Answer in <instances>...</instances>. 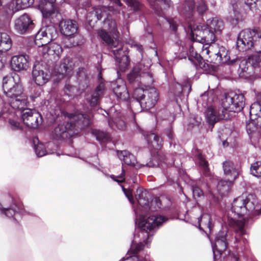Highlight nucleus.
Returning <instances> with one entry per match:
<instances>
[{
    "label": "nucleus",
    "mask_w": 261,
    "mask_h": 261,
    "mask_svg": "<svg viewBox=\"0 0 261 261\" xmlns=\"http://www.w3.org/2000/svg\"><path fill=\"white\" fill-rule=\"evenodd\" d=\"M168 220V218L163 216H150L147 218L140 215L138 221H136L138 226L137 230L134 234L129 250L125 256L119 261H124L131 259L132 261H150L145 246L151 241L154 231L158 229L163 224Z\"/></svg>",
    "instance_id": "1"
},
{
    "label": "nucleus",
    "mask_w": 261,
    "mask_h": 261,
    "mask_svg": "<svg viewBox=\"0 0 261 261\" xmlns=\"http://www.w3.org/2000/svg\"><path fill=\"white\" fill-rule=\"evenodd\" d=\"M190 37L193 41L202 44V54L208 56L211 62L216 64H233L235 60H230L228 50L223 46L218 44L212 45L216 39V35L213 30L206 25H199L191 29Z\"/></svg>",
    "instance_id": "2"
},
{
    "label": "nucleus",
    "mask_w": 261,
    "mask_h": 261,
    "mask_svg": "<svg viewBox=\"0 0 261 261\" xmlns=\"http://www.w3.org/2000/svg\"><path fill=\"white\" fill-rule=\"evenodd\" d=\"M256 196L249 194L246 196H242L234 199L231 206V212L234 214V217L229 220V224L235 229L237 233L240 236L245 234L244 226L245 220L243 216L247 212H251L257 204Z\"/></svg>",
    "instance_id": "3"
},
{
    "label": "nucleus",
    "mask_w": 261,
    "mask_h": 261,
    "mask_svg": "<svg viewBox=\"0 0 261 261\" xmlns=\"http://www.w3.org/2000/svg\"><path fill=\"white\" fill-rule=\"evenodd\" d=\"M68 117V121L59 124L52 132L51 137L54 139L61 140L69 138L90 124L89 116L80 112L69 114Z\"/></svg>",
    "instance_id": "4"
},
{
    "label": "nucleus",
    "mask_w": 261,
    "mask_h": 261,
    "mask_svg": "<svg viewBox=\"0 0 261 261\" xmlns=\"http://www.w3.org/2000/svg\"><path fill=\"white\" fill-rule=\"evenodd\" d=\"M120 8L104 6L93 7L92 10L87 13V20L89 21L90 25L92 24V22H96L97 20L102 21L103 28L117 37L119 35V32L116 21L113 18L112 15L120 13Z\"/></svg>",
    "instance_id": "5"
},
{
    "label": "nucleus",
    "mask_w": 261,
    "mask_h": 261,
    "mask_svg": "<svg viewBox=\"0 0 261 261\" xmlns=\"http://www.w3.org/2000/svg\"><path fill=\"white\" fill-rule=\"evenodd\" d=\"M3 88L8 101L6 107L12 109H22L27 107L28 103L27 97L23 94L21 85L15 82L14 77H4Z\"/></svg>",
    "instance_id": "6"
},
{
    "label": "nucleus",
    "mask_w": 261,
    "mask_h": 261,
    "mask_svg": "<svg viewBox=\"0 0 261 261\" xmlns=\"http://www.w3.org/2000/svg\"><path fill=\"white\" fill-rule=\"evenodd\" d=\"M133 95L136 100L132 102V107L140 106L141 111H148L153 108L159 98L158 90L154 87L150 86L144 90L136 88Z\"/></svg>",
    "instance_id": "7"
},
{
    "label": "nucleus",
    "mask_w": 261,
    "mask_h": 261,
    "mask_svg": "<svg viewBox=\"0 0 261 261\" xmlns=\"http://www.w3.org/2000/svg\"><path fill=\"white\" fill-rule=\"evenodd\" d=\"M245 99L242 93L230 92L225 94L221 100V118H230V113H238L244 107Z\"/></svg>",
    "instance_id": "8"
},
{
    "label": "nucleus",
    "mask_w": 261,
    "mask_h": 261,
    "mask_svg": "<svg viewBox=\"0 0 261 261\" xmlns=\"http://www.w3.org/2000/svg\"><path fill=\"white\" fill-rule=\"evenodd\" d=\"M249 113L251 120L246 123V130L251 139L257 138L261 130V101L252 103Z\"/></svg>",
    "instance_id": "9"
},
{
    "label": "nucleus",
    "mask_w": 261,
    "mask_h": 261,
    "mask_svg": "<svg viewBox=\"0 0 261 261\" xmlns=\"http://www.w3.org/2000/svg\"><path fill=\"white\" fill-rule=\"evenodd\" d=\"M150 62L145 64L143 62L136 65L127 75V79L129 83H143L148 85L153 83L152 75L150 71Z\"/></svg>",
    "instance_id": "10"
},
{
    "label": "nucleus",
    "mask_w": 261,
    "mask_h": 261,
    "mask_svg": "<svg viewBox=\"0 0 261 261\" xmlns=\"http://www.w3.org/2000/svg\"><path fill=\"white\" fill-rule=\"evenodd\" d=\"M261 36V31L257 28L242 30L238 35L237 46L240 51L252 49L255 40Z\"/></svg>",
    "instance_id": "11"
},
{
    "label": "nucleus",
    "mask_w": 261,
    "mask_h": 261,
    "mask_svg": "<svg viewBox=\"0 0 261 261\" xmlns=\"http://www.w3.org/2000/svg\"><path fill=\"white\" fill-rule=\"evenodd\" d=\"M174 51L175 59H185L188 56L189 60L195 65L197 68L205 67V63H203L202 58L194 50L192 45L189 46L188 51L187 48L182 44L179 45L178 43H176L174 47Z\"/></svg>",
    "instance_id": "12"
},
{
    "label": "nucleus",
    "mask_w": 261,
    "mask_h": 261,
    "mask_svg": "<svg viewBox=\"0 0 261 261\" xmlns=\"http://www.w3.org/2000/svg\"><path fill=\"white\" fill-rule=\"evenodd\" d=\"M58 32L52 24L42 26L36 34L34 42L38 47H42L49 43L57 38Z\"/></svg>",
    "instance_id": "13"
},
{
    "label": "nucleus",
    "mask_w": 261,
    "mask_h": 261,
    "mask_svg": "<svg viewBox=\"0 0 261 261\" xmlns=\"http://www.w3.org/2000/svg\"><path fill=\"white\" fill-rule=\"evenodd\" d=\"M230 236L226 229L220 230L216 234L214 241H212L210 238L211 242L214 260H216L222 252L226 250L228 242L230 241Z\"/></svg>",
    "instance_id": "14"
},
{
    "label": "nucleus",
    "mask_w": 261,
    "mask_h": 261,
    "mask_svg": "<svg viewBox=\"0 0 261 261\" xmlns=\"http://www.w3.org/2000/svg\"><path fill=\"white\" fill-rule=\"evenodd\" d=\"M256 67H261V54L258 56H250L247 61H242L239 65V76L244 79L249 77L253 73V69Z\"/></svg>",
    "instance_id": "15"
},
{
    "label": "nucleus",
    "mask_w": 261,
    "mask_h": 261,
    "mask_svg": "<svg viewBox=\"0 0 261 261\" xmlns=\"http://www.w3.org/2000/svg\"><path fill=\"white\" fill-rule=\"evenodd\" d=\"M57 0H40L38 9L42 13L44 19H48L51 23H55L59 13L54 3Z\"/></svg>",
    "instance_id": "16"
},
{
    "label": "nucleus",
    "mask_w": 261,
    "mask_h": 261,
    "mask_svg": "<svg viewBox=\"0 0 261 261\" xmlns=\"http://www.w3.org/2000/svg\"><path fill=\"white\" fill-rule=\"evenodd\" d=\"M32 77L37 85L41 86L45 84L50 78L46 65L42 62H35L33 68Z\"/></svg>",
    "instance_id": "17"
},
{
    "label": "nucleus",
    "mask_w": 261,
    "mask_h": 261,
    "mask_svg": "<svg viewBox=\"0 0 261 261\" xmlns=\"http://www.w3.org/2000/svg\"><path fill=\"white\" fill-rule=\"evenodd\" d=\"M4 205L5 206L0 203V214L15 221H18L26 213L21 204L13 203L9 207L6 206L5 204Z\"/></svg>",
    "instance_id": "18"
},
{
    "label": "nucleus",
    "mask_w": 261,
    "mask_h": 261,
    "mask_svg": "<svg viewBox=\"0 0 261 261\" xmlns=\"http://www.w3.org/2000/svg\"><path fill=\"white\" fill-rule=\"evenodd\" d=\"M191 88L190 83L188 81H187L184 85L175 83L171 86L170 93L172 94L176 102L178 103L179 100H186L185 93H186L187 96H188L191 91Z\"/></svg>",
    "instance_id": "19"
},
{
    "label": "nucleus",
    "mask_w": 261,
    "mask_h": 261,
    "mask_svg": "<svg viewBox=\"0 0 261 261\" xmlns=\"http://www.w3.org/2000/svg\"><path fill=\"white\" fill-rule=\"evenodd\" d=\"M112 51L116 60L117 73L119 71H125L128 68L130 62L127 53L123 50V48L121 46L117 49H113Z\"/></svg>",
    "instance_id": "20"
},
{
    "label": "nucleus",
    "mask_w": 261,
    "mask_h": 261,
    "mask_svg": "<svg viewBox=\"0 0 261 261\" xmlns=\"http://www.w3.org/2000/svg\"><path fill=\"white\" fill-rule=\"evenodd\" d=\"M34 26L33 21L29 15L24 14L16 19L14 22L15 31L20 34H23L29 32L32 29Z\"/></svg>",
    "instance_id": "21"
},
{
    "label": "nucleus",
    "mask_w": 261,
    "mask_h": 261,
    "mask_svg": "<svg viewBox=\"0 0 261 261\" xmlns=\"http://www.w3.org/2000/svg\"><path fill=\"white\" fill-rule=\"evenodd\" d=\"M111 87L113 92L117 98L121 101H125L129 98L125 82L122 79H118L113 82Z\"/></svg>",
    "instance_id": "22"
},
{
    "label": "nucleus",
    "mask_w": 261,
    "mask_h": 261,
    "mask_svg": "<svg viewBox=\"0 0 261 261\" xmlns=\"http://www.w3.org/2000/svg\"><path fill=\"white\" fill-rule=\"evenodd\" d=\"M108 124L112 129L123 130L126 127L125 116L122 111L116 110L110 117Z\"/></svg>",
    "instance_id": "23"
},
{
    "label": "nucleus",
    "mask_w": 261,
    "mask_h": 261,
    "mask_svg": "<svg viewBox=\"0 0 261 261\" xmlns=\"http://www.w3.org/2000/svg\"><path fill=\"white\" fill-rule=\"evenodd\" d=\"M0 118L4 119L5 121L8 120L12 129L19 128V123L17 121L18 116L15 110L7 107L3 108L0 112Z\"/></svg>",
    "instance_id": "24"
},
{
    "label": "nucleus",
    "mask_w": 261,
    "mask_h": 261,
    "mask_svg": "<svg viewBox=\"0 0 261 261\" xmlns=\"http://www.w3.org/2000/svg\"><path fill=\"white\" fill-rule=\"evenodd\" d=\"M62 52V47L58 44L51 42L43 46V53L44 56L47 55L51 60H58Z\"/></svg>",
    "instance_id": "25"
},
{
    "label": "nucleus",
    "mask_w": 261,
    "mask_h": 261,
    "mask_svg": "<svg viewBox=\"0 0 261 261\" xmlns=\"http://www.w3.org/2000/svg\"><path fill=\"white\" fill-rule=\"evenodd\" d=\"M224 175L228 178L234 180L239 176L240 168L239 166L230 161H226L223 164Z\"/></svg>",
    "instance_id": "26"
},
{
    "label": "nucleus",
    "mask_w": 261,
    "mask_h": 261,
    "mask_svg": "<svg viewBox=\"0 0 261 261\" xmlns=\"http://www.w3.org/2000/svg\"><path fill=\"white\" fill-rule=\"evenodd\" d=\"M10 65L11 68L16 71L26 70L29 66L27 56L21 55L12 57Z\"/></svg>",
    "instance_id": "27"
},
{
    "label": "nucleus",
    "mask_w": 261,
    "mask_h": 261,
    "mask_svg": "<svg viewBox=\"0 0 261 261\" xmlns=\"http://www.w3.org/2000/svg\"><path fill=\"white\" fill-rule=\"evenodd\" d=\"M150 197V194L146 190L137 189L136 199L139 204L144 208L145 212L151 210L149 206Z\"/></svg>",
    "instance_id": "28"
},
{
    "label": "nucleus",
    "mask_w": 261,
    "mask_h": 261,
    "mask_svg": "<svg viewBox=\"0 0 261 261\" xmlns=\"http://www.w3.org/2000/svg\"><path fill=\"white\" fill-rule=\"evenodd\" d=\"M60 27L61 32L67 36H71L75 34L77 30V25L76 21L70 19L61 21Z\"/></svg>",
    "instance_id": "29"
},
{
    "label": "nucleus",
    "mask_w": 261,
    "mask_h": 261,
    "mask_svg": "<svg viewBox=\"0 0 261 261\" xmlns=\"http://www.w3.org/2000/svg\"><path fill=\"white\" fill-rule=\"evenodd\" d=\"M221 107H220L216 112L213 107H208L205 112V118L207 122L211 125H214L217 121L220 119H227V118H221L220 115L221 114V111H220Z\"/></svg>",
    "instance_id": "30"
},
{
    "label": "nucleus",
    "mask_w": 261,
    "mask_h": 261,
    "mask_svg": "<svg viewBox=\"0 0 261 261\" xmlns=\"http://www.w3.org/2000/svg\"><path fill=\"white\" fill-rule=\"evenodd\" d=\"M7 0H0V10L1 7L4 9V14H8L11 11L13 12H16L22 7H19L21 6L18 0H11L8 3H6Z\"/></svg>",
    "instance_id": "31"
},
{
    "label": "nucleus",
    "mask_w": 261,
    "mask_h": 261,
    "mask_svg": "<svg viewBox=\"0 0 261 261\" xmlns=\"http://www.w3.org/2000/svg\"><path fill=\"white\" fill-rule=\"evenodd\" d=\"M105 90V84L102 82H100L96 87L93 93L90 96V98H87V100L91 107L96 106L101 96L103 95Z\"/></svg>",
    "instance_id": "32"
},
{
    "label": "nucleus",
    "mask_w": 261,
    "mask_h": 261,
    "mask_svg": "<svg viewBox=\"0 0 261 261\" xmlns=\"http://www.w3.org/2000/svg\"><path fill=\"white\" fill-rule=\"evenodd\" d=\"M151 8L154 10V12L159 16L162 14V8L164 9H168L172 5V2L170 0H155L150 3Z\"/></svg>",
    "instance_id": "33"
},
{
    "label": "nucleus",
    "mask_w": 261,
    "mask_h": 261,
    "mask_svg": "<svg viewBox=\"0 0 261 261\" xmlns=\"http://www.w3.org/2000/svg\"><path fill=\"white\" fill-rule=\"evenodd\" d=\"M74 64L72 59L67 57L63 59L59 67V72L62 75H70L73 69Z\"/></svg>",
    "instance_id": "34"
},
{
    "label": "nucleus",
    "mask_w": 261,
    "mask_h": 261,
    "mask_svg": "<svg viewBox=\"0 0 261 261\" xmlns=\"http://www.w3.org/2000/svg\"><path fill=\"white\" fill-rule=\"evenodd\" d=\"M206 25L214 31L216 35L220 34L224 28L223 21L217 17L208 19L206 21Z\"/></svg>",
    "instance_id": "35"
},
{
    "label": "nucleus",
    "mask_w": 261,
    "mask_h": 261,
    "mask_svg": "<svg viewBox=\"0 0 261 261\" xmlns=\"http://www.w3.org/2000/svg\"><path fill=\"white\" fill-rule=\"evenodd\" d=\"M97 34L109 46L116 47L117 46L118 42L116 38L114 36L111 37L105 30H97Z\"/></svg>",
    "instance_id": "36"
},
{
    "label": "nucleus",
    "mask_w": 261,
    "mask_h": 261,
    "mask_svg": "<svg viewBox=\"0 0 261 261\" xmlns=\"http://www.w3.org/2000/svg\"><path fill=\"white\" fill-rule=\"evenodd\" d=\"M211 216L208 214H203L200 217L197 218V221L194 223L193 221L190 222L193 225L198 226L200 230H203L202 225L205 226L208 228L209 231H211L212 230V225L211 221Z\"/></svg>",
    "instance_id": "37"
},
{
    "label": "nucleus",
    "mask_w": 261,
    "mask_h": 261,
    "mask_svg": "<svg viewBox=\"0 0 261 261\" xmlns=\"http://www.w3.org/2000/svg\"><path fill=\"white\" fill-rule=\"evenodd\" d=\"M118 156L123 163L134 166L137 163L135 156L127 150H122L118 152Z\"/></svg>",
    "instance_id": "38"
},
{
    "label": "nucleus",
    "mask_w": 261,
    "mask_h": 261,
    "mask_svg": "<svg viewBox=\"0 0 261 261\" xmlns=\"http://www.w3.org/2000/svg\"><path fill=\"white\" fill-rule=\"evenodd\" d=\"M12 42L10 36L5 33H0V52L8 51L12 47Z\"/></svg>",
    "instance_id": "39"
},
{
    "label": "nucleus",
    "mask_w": 261,
    "mask_h": 261,
    "mask_svg": "<svg viewBox=\"0 0 261 261\" xmlns=\"http://www.w3.org/2000/svg\"><path fill=\"white\" fill-rule=\"evenodd\" d=\"M195 7V3L194 0H185L180 11L183 15L190 17L193 14Z\"/></svg>",
    "instance_id": "40"
},
{
    "label": "nucleus",
    "mask_w": 261,
    "mask_h": 261,
    "mask_svg": "<svg viewBox=\"0 0 261 261\" xmlns=\"http://www.w3.org/2000/svg\"><path fill=\"white\" fill-rule=\"evenodd\" d=\"M33 143L35 153L38 157H42L47 154H52L51 150H47L46 146L39 142L38 138L33 139Z\"/></svg>",
    "instance_id": "41"
},
{
    "label": "nucleus",
    "mask_w": 261,
    "mask_h": 261,
    "mask_svg": "<svg viewBox=\"0 0 261 261\" xmlns=\"http://www.w3.org/2000/svg\"><path fill=\"white\" fill-rule=\"evenodd\" d=\"M145 139L148 144H150L151 146L155 149L160 148L162 145V139L154 133H150L146 135L145 136Z\"/></svg>",
    "instance_id": "42"
},
{
    "label": "nucleus",
    "mask_w": 261,
    "mask_h": 261,
    "mask_svg": "<svg viewBox=\"0 0 261 261\" xmlns=\"http://www.w3.org/2000/svg\"><path fill=\"white\" fill-rule=\"evenodd\" d=\"M23 123L29 127L36 128L42 123V117L38 112H34L29 118Z\"/></svg>",
    "instance_id": "43"
},
{
    "label": "nucleus",
    "mask_w": 261,
    "mask_h": 261,
    "mask_svg": "<svg viewBox=\"0 0 261 261\" xmlns=\"http://www.w3.org/2000/svg\"><path fill=\"white\" fill-rule=\"evenodd\" d=\"M233 180L228 178V180H221L217 184V189L220 195L224 196L229 191Z\"/></svg>",
    "instance_id": "44"
},
{
    "label": "nucleus",
    "mask_w": 261,
    "mask_h": 261,
    "mask_svg": "<svg viewBox=\"0 0 261 261\" xmlns=\"http://www.w3.org/2000/svg\"><path fill=\"white\" fill-rule=\"evenodd\" d=\"M27 107L28 105H27V107L22 109H13V110H15L17 113L19 112L23 122L26 121L34 112H36L31 109L27 108Z\"/></svg>",
    "instance_id": "45"
},
{
    "label": "nucleus",
    "mask_w": 261,
    "mask_h": 261,
    "mask_svg": "<svg viewBox=\"0 0 261 261\" xmlns=\"http://www.w3.org/2000/svg\"><path fill=\"white\" fill-rule=\"evenodd\" d=\"M197 162L199 167L202 170L203 174L205 176H207L209 172L208 163L207 161L205 160L201 154H199L197 157Z\"/></svg>",
    "instance_id": "46"
},
{
    "label": "nucleus",
    "mask_w": 261,
    "mask_h": 261,
    "mask_svg": "<svg viewBox=\"0 0 261 261\" xmlns=\"http://www.w3.org/2000/svg\"><path fill=\"white\" fill-rule=\"evenodd\" d=\"M251 174L257 177H261V161H257L251 165Z\"/></svg>",
    "instance_id": "47"
},
{
    "label": "nucleus",
    "mask_w": 261,
    "mask_h": 261,
    "mask_svg": "<svg viewBox=\"0 0 261 261\" xmlns=\"http://www.w3.org/2000/svg\"><path fill=\"white\" fill-rule=\"evenodd\" d=\"M208 10L206 0H198L196 3V10L198 14L202 16Z\"/></svg>",
    "instance_id": "48"
},
{
    "label": "nucleus",
    "mask_w": 261,
    "mask_h": 261,
    "mask_svg": "<svg viewBox=\"0 0 261 261\" xmlns=\"http://www.w3.org/2000/svg\"><path fill=\"white\" fill-rule=\"evenodd\" d=\"M70 37V41L74 46L81 45L85 41L84 37L79 34L75 33Z\"/></svg>",
    "instance_id": "49"
},
{
    "label": "nucleus",
    "mask_w": 261,
    "mask_h": 261,
    "mask_svg": "<svg viewBox=\"0 0 261 261\" xmlns=\"http://www.w3.org/2000/svg\"><path fill=\"white\" fill-rule=\"evenodd\" d=\"M92 133L95 136L96 140L99 142H105L109 138V135L108 133L100 130H93Z\"/></svg>",
    "instance_id": "50"
},
{
    "label": "nucleus",
    "mask_w": 261,
    "mask_h": 261,
    "mask_svg": "<svg viewBox=\"0 0 261 261\" xmlns=\"http://www.w3.org/2000/svg\"><path fill=\"white\" fill-rule=\"evenodd\" d=\"M64 91L66 95L72 97L74 96L76 94L77 89L75 86L67 82L65 84Z\"/></svg>",
    "instance_id": "51"
},
{
    "label": "nucleus",
    "mask_w": 261,
    "mask_h": 261,
    "mask_svg": "<svg viewBox=\"0 0 261 261\" xmlns=\"http://www.w3.org/2000/svg\"><path fill=\"white\" fill-rule=\"evenodd\" d=\"M125 2L127 6L135 12H139L142 9V6L139 0H125Z\"/></svg>",
    "instance_id": "52"
},
{
    "label": "nucleus",
    "mask_w": 261,
    "mask_h": 261,
    "mask_svg": "<svg viewBox=\"0 0 261 261\" xmlns=\"http://www.w3.org/2000/svg\"><path fill=\"white\" fill-rule=\"evenodd\" d=\"M245 4L252 11L261 10V0H246Z\"/></svg>",
    "instance_id": "53"
},
{
    "label": "nucleus",
    "mask_w": 261,
    "mask_h": 261,
    "mask_svg": "<svg viewBox=\"0 0 261 261\" xmlns=\"http://www.w3.org/2000/svg\"><path fill=\"white\" fill-rule=\"evenodd\" d=\"M124 170L122 169V173L118 176H115L114 175H111L110 177L114 181L117 182L118 184L123 182L124 181Z\"/></svg>",
    "instance_id": "54"
},
{
    "label": "nucleus",
    "mask_w": 261,
    "mask_h": 261,
    "mask_svg": "<svg viewBox=\"0 0 261 261\" xmlns=\"http://www.w3.org/2000/svg\"><path fill=\"white\" fill-rule=\"evenodd\" d=\"M121 188L122 189L124 194H125L126 197L127 198V199H128L129 202L131 203H133L134 202V199H133V196L132 195V191L129 189H125L122 186H121Z\"/></svg>",
    "instance_id": "55"
},
{
    "label": "nucleus",
    "mask_w": 261,
    "mask_h": 261,
    "mask_svg": "<svg viewBox=\"0 0 261 261\" xmlns=\"http://www.w3.org/2000/svg\"><path fill=\"white\" fill-rule=\"evenodd\" d=\"M193 196L196 197H200L203 196L202 191L198 187L195 186L192 188Z\"/></svg>",
    "instance_id": "56"
},
{
    "label": "nucleus",
    "mask_w": 261,
    "mask_h": 261,
    "mask_svg": "<svg viewBox=\"0 0 261 261\" xmlns=\"http://www.w3.org/2000/svg\"><path fill=\"white\" fill-rule=\"evenodd\" d=\"M18 2H20L21 5L19 7H22V9H25L32 5L34 0H18Z\"/></svg>",
    "instance_id": "57"
},
{
    "label": "nucleus",
    "mask_w": 261,
    "mask_h": 261,
    "mask_svg": "<svg viewBox=\"0 0 261 261\" xmlns=\"http://www.w3.org/2000/svg\"><path fill=\"white\" fill-rule=\"evenodd\" d=\"M166 199L164 197H161V198H156L154 200V201L156 204V206L158 208H163L166 207L165 205H164L163 202L166 200Z\"/></svg>",
    "instance_id": "58"
},
{
    "label": "nucleus",
    "mask_w": 261,
    "mask_h": 261,
    "mask_svg": "<svg viewBox=\"0 0 261 261\" xmlns=\"http://www.w3.org/2000/svg\"><path fill=\"white\" fill-rule=\"evenodd\" d=\"M209 92L207 91L205 92L204 93L201 94L200 98L202 101V105L203 106H206L208 105V95Z\"/></svg>",
    "instance_id": "59"
},
{
    "label": "nucleus",
    "mask_w": 261,
    "mask_h": 261,
    "mask_svg": "<svg viewBox=\"0 0 261 261\" xmlns=\"http://www.w3.org/2000/svg\"><path fill=\"white\" fill-rule=\"evenodd\" d=\"M231 6L232 8L233 16H232L231 14V16L232 17H234V18H235L236 20L238 21L239 19L240 14L239 11L237 10V5L236 4H232Z\"/></svg>",
    "instance_id": "60"
},
{
    "label": "nucleus",
    "mask_w": 261,
    "mask_h": 261,
    "mask_svg": "<svg viewBox=\"0 0 261 261\" xmlns=\"http://www.w3.org/2000/svg\"><path fill=\"white\" fill-rule=\"evenodd\" d=\"M46 148L47 150H51L52 153H53L54 151L56 150L57 146L53 142L50 141L46 143Z\"/></svg>",
    "instance_id": "61"
},
{
    "label": "nucleus",
    "mask_w": 261,
    "mask_h": 261,
    "mask_svg": "<svg viewBox=\"0 0 261 261\" xmlns=\"http://www.w3.org/2000/svg\"><path fill=\"white\" fill-rule=\"evenodd\" d=\"M165 133H166V136H167V137L168 138V139L170 140V145H171L173 143V142L172 141L174 140V134L172 132V130L170 128L167 129L166 130Z\"/></svg>",
    "instance_id": "62"
},
{
    "label": "nucleus",
    "mask_w": 261,
    "mask_h": 261,
    "mask_svg": "<svg viewBox=\"0 0 261 261\" xmlns=\"http://www.w3.org/2000/svg\"><path fill=\"white\" fill-rule=\"evenodd\" d=\"M160 165L159 161L155 160L154 159H152L148 163L146 164V166L148 167H157Z\"/></svg>",
    "instance_id": "63"
},
{
    "label": "nucleus",
    "mask_w": 261,
    "mask_h": 261,
    "mask_svg": "<svg viewBox=\"0 0 261 261\" xmlns=\"http://www.w3.org/2000/svg\"><path fill=\"white\" fill-rule=\"evenodd\" d=\"M169 23L170 24V29L176 32L177 30L178 25L175 21H174L173 19H170L169 21Z\"/></svg>",
    "instance_id": "64"
}]
</instances>
